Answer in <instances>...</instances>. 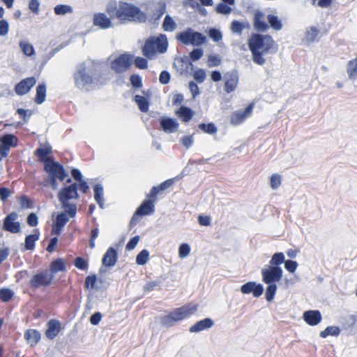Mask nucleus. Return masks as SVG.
<instances>
[{
	"mask_svg": "<svg viewBox=\"0 0 357 357\" xmlns=\"http://www.w3.org/2000/svg\"><path fill=\"white\" fill-rule=\"evenodd\" d=\"M27 223L31 227H35L38 223V220L37 215L34 213H31L29 215L27 218Z\"/></svg>",
	"mask_w": 357,
	"mask_h": 357,
	"instance_id": "64",
	"label": "nucleus"
},
{
	"mask_svg": "<svg viewBox=\"0 0 357 357\" xmlns=\"http://www.w3.org/2000/svg\"><path fill=\"white\" fill-rule=\"evenodd\" d=\"M213 325L214 321L210 317H206L191 326L189 328V331L190 333H197L211 328Z\"/></svg>",
	"mask_w": 357,
	"mask_h": 357,
	"instance_id": "22",
	"label": "nucleus"
},
{
	"mask_svg": "<svg viewBox=\"0 0 357 357\" xmlns=\"http://www.w3.org/2000/svg\"><path fill=\"white\" fill-rule=\"evenodd\" d=\"M58 198L61 203V208H69L70 206L77 208L76 205L70 202L72 199L78 198L77 184L73 183L63 188L58 194Z\"/></svg>",
	"mask_w": 357,
	"mask_h": 357,
	"instance_id": "8",
	"label": "nucleus"
},
{
	"mask_svg": "<svg viewBox=\"0 0 357 357\" xmlns=\"http://www.w3.org/2000/svg\"><path fill=\"white\" fill-rule=\"evenodd\" d=\"M75 85L80 89L89 90L105 83L102 66L92 61L80 64L74 75Z\"/></svg>",
	"mask_w": 357,
	"mask_h": 357,
	"instance_id": "1",
	"label": "nucleus"
},
{
	"mask_svg": "<svg viewBox=\"0 0 357 357\" xmlns=\"http://www.w3.org/2000/svg\"><path fill=\"white\" fill-rule=\"evenodd\" d=\"M13 296V292L10 289H2L0 290V298L3 301H9Z\"/></svg>",
	"mask_w": 357,
	"mask_h": 357,
	"instance_id": "53",
	"label": "nucleus"
},
{
	"mask_svg": "<svg viewBox=\"0 0 357 357\" xmlns=\"http://www.w3.org/2000/svg\"><path fill=\"white\" fill-rule=\"evenodd\" d=\"M155 44V48L159 53H165L168 47L167 36L165 34H160L158 36L151 37Z\"/></svg>",
	"mask_w": 357,
	"mask_h": 357,
	"instance_id": "24",
	"label": "nucleus"
},
{
	"mask_svg": "<svg viewBox=\"0 0 357 357\" xmlns=\"http://www.w3.org/2000/svg\"><path fill=\"white\" fill-rule=\"evenodd\" d=\"M284 263V255L282 252L275 253L270 261L268 266H280L282 264Z\"/></svg>",
	"mask_w": 357,
	"mask_h": 357,
	"instance_id": "46",
	"label": "nucleus"
},
{
	"mask_svg": "<svg viewBox=\"0 0 357 357\" xmlns=\"http://www.w3.org/2000/svg\"><path fill=\"white\" fill-rule=\"evenodd\" d=\"M194 79L199 83H202L206 77V73L202 69L196 70L193 74Z\"/></svg>",
	"mask_w": 357,
	"mask_h": 357,
	"instance_id": "52",
	"label": "nucleus"
},
{
	"mask_svg": "<svg viewBox=\"0 0 357 357\" xmlns=\"http://www.w3.org/2000/svg\"><path fill=\"white\" fill-rule=\"evenodd\" d=\"M208 63L209 67L218 66L220 64L221 60L218 56L211 54L208 56Z\"/></svg>",
	"mask_w": 357,
	"mask_h": 357,
	"instance_id": "58",
	"label": "nucleus"
},
{
	"mask_svg": "<svg viewBox=\"0 0 357 357\" xmlns=\"http://www.w3.org/2000/svg\"><path fill=\"white\" fill-rule=\"evenodd\" d=\"M319 33V29L316 26L307 27L305 29V36L303 39V42L310 44L317 40Z\"/></svg>",
	"mask_w": 357,
	"mask_h": 357,
	"instance_id": "28",
	"label": "nucleus"
},
{
	"mask_svg": "<svg viewBox=\"0 0 357 357\" xmlns=\"http://www.w3.org/2000/svg\"><path fill=\"white\" fill-rule=\"evenodd\" d=\"M216 11L221 14H229L231 13V8L228 5L222 2L217 5Z\"/></svg>",
	"mask_w": 357,
	"mask_h": 357,
	"instance_id": "55",
	"label": "nucleus"
},
{
	"mask_svg": "<svg viewBox=\"0 0 357 357\" xmlns=\"http://www.w3.org/2000/svg\"><path fill=\"white\" fill-rule=\"evenodd\" d=\"M199 127L202 131L210 135L217 132V128L212 123L208 124L201 123Z\"/></svg>",
	"mask_w": 357,
	"mask_h": 357,
	"instance_id": "49",
	"label": "nucleus"
},
{
	"mask_svg": "<svg viewBox=\"0 0 357 357\" xmlns=\"http://www.w3.org/2000/svg\"><path fill=\"white\" fill-rule=\"evenodd\" d=\"M154 211V205L152 201L145 200L136 211L137 215H146L151 214Z\"/></svg>",
	"mask_w": 357,
	"mask_h": 357,
	"instance_id": "31",
	"label": "nucleus"
},
{
	"mask_svg": "<svg viewBox=\"0 0 357 357\" xmlns=\"http://www.w3.org/2000/svg\"><path fill=\"white\" fill-rule=\"evenodd\" d=\"M347 73L349 79L356 80L357 79V56L347 63Z\"/></svg>",
	"mask_w": 357,
	"mask_h": 357,
	"instance_id": "33",
	"label": "nucleus"
},
{
	"mask_svg": "<svg viewBox=\"0 0 357 357\" xmlns=\"http://www.w3.org/2000/svg\"><path fill=\"white\" fill-rule=\"evenodd\" d=\"M180 142L184 147L188 149L192 146L194 143V139L192 135L184 136L181 139Z\"/></svg>",
	"mask_w": 357,
	"mask_h": 357,
	"instance_id": "59",
	"label": "nucleus"
},
{
	"mask_svg": "<svg viewBox=\"0 0 357 357\" xmlns=\"http://www.w3.org/2000/svg\"><path fill=\"white\" fill-rule=\"evenodd\" d=\"M75 266L80 270H85L87 268L86 262L82 257H77L75 259Z\"/></svg>",
	"mask_w": 357,
	"mask_h": 357,
	"instance_id": "63",
	"label": "nucleus"
},
{
	"mask_svg": "<svg viewBox=\"0 0 357 357\" xmlns=\"http://www.w3.org/2000/svg\"><path fill=\"white\" fill-rule=\"evenodd\" d=\"M131 64L130 56L128 54H123L116 58L111 63V68L117 73H123L128 70Z\"/></svg>",
	"mask_w": 357,
	"mask_h": 357,
	"instance_id": "10",
	"label": "nucleus"
},
{
	"mask_svg": "<svg viewBox=\"0 0 357 357\" xmlns=\"http://www.w3.org/2000/svg\"><path fill=\"white\" fill-rule=\"evenodd\" d=\"M135 100L136 103L137 104L139 109L142 112H146L149 109V102L147 101V99L144 97L139 95H136L135 96Z\"/></svg>",
	"mask_w": 357,
	"mask_h": 357,
	"instance_id": "43",
	"label": "nucleus"
},
{
	"mask_svg": "<svg viewBox=\"0 0 357 357\" xmlns=\"http://www.w3.org/2000/svg\"><path fill=\"white\" fill-rule=\"evenodd\" d=\"M9 31V24L5 20H0V36H6Z\"/></svg>",
	"mask_w": 357,
	"mask_h": 357,
	"instance_id": "56",
	"label": "nucleus"
},
{
	"mask_svg": "<svg viewBox=\"0 0 357 357\" xmlns=\"http://www.w3.org/2000/svg\"><path fill=\"white\" fill-rule=\"evenodd\" d=\"M340 333L341 329L339 326H329L319 333V336L322 338H326L329 335L337 337Z\"/></svg>",
	"mask_w": 357,
	"mask_h": 357,
	"instance_id": "36",
	"label": "nucleus"
},
{
	"mask_svg": "<svg viewBox=\"0 0 357 357\" xmlns=\"http://www.w3.org/2000/svg\"><path fill=\"white\" fill-rule=\"evenodd\" d=\"M282 269L277 266H265L261 270L262 280L268 284L266 291V298L271 301L277 290L276 282L282 278Z\"/></svg>",
	"mask_w": 357,
	"mask_h": 357,
	"instance_id": "4",
	"label": "nucleus"
},
{
	"mask_svg": "<svg viewBox=\"0 0 357 357\" xmlns=\"http://www.w3.org/2000/svg\"><path fill=\"white\" fill-rule=\"evenodd\" d=\"M209 37L215 42H218L222 40V35L221 32L215 29H211L208 33Z\"/></svg>",
	"mask_w": 357,
	"mask_h": 357,
	"instance_id": "57",
	"label": "nucleus"
},
{
	"mask_svg": "<svg viewBox=\"0 0 357 357\" xmlns=\"http://www.w3.org/2000/svg\"><path fill=\"white\" fill-rule=\"evenodd\" d=\"M62 208L64 211L57 214L54 222L52 224V234L57 236L61 233L70 218H75L77 214V208H74L73 206Z\"/></svg>",
	"mask_w": 357,
	"mask_h": 357,
	"instance_id": "7",
	"label": "nucleus"
},
{
	"mask_svg": "<svg viewBox=\"0 0 357 357\" xmlns=\"http://www.w3.org/2000/svg\"><path fill=\"white\" fill-rule=\"evenodd\" d=\"M302 319L310 326L318 325L322 320L321 314H303Z\"/></svg>",
	"mask_w": 357,
	"mask_h": 357,
	"instance_id": "34",
	"label": "nucleus"
},
{
	"mask_svg": "<svg viewBox=\"0 0 357 357\" xmlns=\"http://www.w3.org/2000/svg\"><path fill=\"white\" fill-rule=\"evenodd\" d=\"M52 279V276L46 273H40L33 275L30 281V284L33 287L48 285Z\"/></svg>",
	"mask_w": 357,
	"mask_h": 357,
	"instance_id": "23",
	"label": "nucleus"
},
{
	"mask_svg": "<svg viewBox=\"0 0 357 357\" xmlns=\"http://www.w3.org/2000/svg\"><path fill=\"white\" fill-rule=\"evenodd\" d=\"M254 26L255 29L260 31H265L268 27V24L264 20V13L260 10H257L255 13Z\"/></svg>",
	"mask_w": 357,
	"mask_h": 357,
	"instance_id": "27",
	"label": "nucleus"
},
{
	"mask_svg": "<svg viewBox=\"0 0 357 357\" xmlns=\"http://www.w3.org/2000/svg\"><path fill=\"white\" fill-rule=\"evenodd\" d=\"M253 104H250L243 110L239 109L234 112L230 117V123L233 126H237L243 123L252 112Z\"/></svg>",
	"mask_w": 357,
	"mask_h": 357,
	"instance_id": "12",
	"label": "nucleus"
},
{
	"mask_svg": "<svg viewBox=\"0 0 357 357\" xmlns=\"http://www.w3.org/2000/svg\"><path fill=\"white\" fill-rule=\"evenodd\" d=\"M93 24L102 29L113 27V24L109 17L105 13H98L93 15Z\"/></svg>",
	"mask_w": 357,
	"mask_h": 357,
	"instance_id": "20",
	"label": "nucleus"
},
{
	"mask_svg": "<svg viewBox=\"0 0 357 357\" xmlns=\"http://www.w3.org/2000/svg\"><path fill=\"white\" fill-rule=\"evenodd\" d=\"M190 314H168L160 318V323L162 326L171 327L176 322L181 321L186 318Z\"/></svg>",
	"mask_w": 357,
	"mask_h": 357,
	"instance_id": "21",
	"label": "nucleus"
},
{
	"mask_svg": "<svg viewBox=\"0 0 357 357\" xmlns=\"http://www.w3.org/2000/svg\"><path fill=\"white\" fill-rule=\"evenodd\" d=\"M36 83V79L33 77L24 79L15 86V93L20 96L24 95L30 91Z\"/></svg>",
	"mask_w": 357,
	"mask_h": 357,
	"instance_id": "17",
	"label": "nucleus"
},
{
	"mask_svg": "<svg viewBox=\"0 0 357 357\" xmlns=\"http://www.w3.org/2000/svg\"><path fill=\"white\" fill-rule=\"evenodd\" d=\"M65 261L62 259H58L51 264V271L53 273L65 271Z\"/></svg>",
	"mask_w": 357,
	"mask_h": 357,
	"instance_id": "44",
	"label": "nucleus"
},
{
	"mask_svg": "<svg viewBox=\"0 0 357 357\" xmlns=\"http://www.w3.org/2000/svg\"><path fill=\"white\" fill-rule=\"evenodd\" d=\"M249 27L250 24L247 22H241L237 20H234L231 23L230 29L233 33L241 35L243 29H248Z\"/></svg>",
	"mask_w": 357,
	"mask_h": 357,
	"instance_id": "35",
	"label": "nucleus"
},
{
	"mask_svg": "<svg viewBox=\"0 0 357 357\" xmlns=\"http://www.w3.org/2000/svg\"><path fill=\"white\" fill-rule=\"evenodd\" d=\"M159 121L161 128L166 133H174L178 130L179 124L176 119L162 116Z\"/></svg>",
	"mask_w": 357,
	"mask_h": 357,
	"instance_id": "18",
	"label": "nucleus"
},
{
	"mask_svg": "<svg viewBox=\"0 0 357 357\" xmlns=\"http://www.w3.org/2000/svg\"><path fill=\"white\" fill-rule=\"evenodd\" d=\"M176 38L178 41L185 45L199 46L206 41V38L202 33L195 31L191 28L177 34Z\"/></svg>",
	"mask_w": 357,
	"mask_h": 357,
	"instance_id": "6",
	"label": "nucleus"
},
{
	"mask_svg": "<svg viewBox=\"0 0 357 357\" xmlns=\"http://www.w3.org/2000/svg\"><path fill=\"white\" fill-rule=\"evenodd\" d=\"M190 253V247L188 243H182L178 248V257L181 259L186 258Z\"/></svg>",
	"mask_w": 357,
	"mask_h": 357,
	"instance_id": "48",
	"label": "nucleus"
},
{
	"mask_svg": "<svg viewBox=\"0 0 357 357\" xmlns=\"http://www.w3.org/2000/svg\"><path fill=\"white\" fill-rule=\"evenodd\" d=\"M157 52L153 39H151V38H148L143 47L144 55L149 59H152L155 56Z\"/></svg>",
	"mask_w": 357,
	"mask_h": 357,
	"instance_id": "30",
	"label": "nucleus"
},
{
	"mask_svg": "<svg viewBox=\"0 0 357 357\" xmlns=\"http://www.w3.org/2000/svg\"><path fill=\"white\" fill-rule=\"evenodd\" d=\"M40 234L38 229L34 230V233L26 236L24 247L27 250H32L34 249L35 243L39 239Z\"/></svg>",
	"mask_w": 357,
	"mask_h": 357,
	"instance_id": "32",
	"label": "nucleus"
},
{
	"mask_svg": "<svg viewBox=\"0 0 357 357\" xmlns=\"http://www.w3.org/2000/svg\"><path fill=\"white\" fill-rule=\"evenodd\" d=\"M45 170L48 175L47 182L54 190L58 188L56 179L62 181L68 176V172L64 169L63 167L57 162H46L45 164Z\"/></svg>",
	"mask_w": 357,
	"mask_h": 357,
	"instance_id": "5",
	"label": "nucleus"
},
{
	"mask_svg": "<svg viewBox=\"0 0 357 357\" xmlns=\"http://www.w3.org/2000/svg\"><path fill=\"white\" fill-rule=\"evenodd\" d=\"M270 184L272 189H277L281 184V176L279 174H274L270 179Z\"/></svg>",
	"mask_w": 357,
	"mask_h": 357,
	"instance_id": "51",
	"label": "nucleus"
},
{
	"mask_svg": "<svg viewBox=\"0 0 357 357\" xmlns=\"http://www.w3.org/2000/svg\"><path fill=\"white\" fill-rule=\"evenodd\" d=\"M51 153V148L48 146H44L36 151V154L41 161L47 162V157Z\"/></svg>",
	"mask_w": 357,
	"mask_h": 357,
	"instance_id": "45",
	"label": "nucleus"
},
{
	"mask_svg": "<svg viewBox=\"0 0 357 357\" xmlns=\"http://www.w3.org/2000/svg\"><path fill=\"white\" fill-rule=\"evenodd\" d=\"M298 263L296 261L287 260L284 261V268L289 272L293 273L296 271L298 267Z\"/></svg>",
	"mask_w": 357,
	"mask_h": 357,
	"instance_id": "54",
	"label": "nucleus"
},
{
	"mask_svg": "<svg viewBox=\"0 0 357 357\" xmlns=\"http://www.w3.org/2000/svg\"><path fill=\"white\" fill-rule=\"evenodd\" d=\"M1 143L0 146V152L2 155L6 156L8 151L11 147H15L17 145V137L11 134H6L0 137Z\"/></svg>",
	"mask_w": 357,
	"mask_h": 357,
	"instance_id": "14",
	"label": "nucleus"
},
{
	"mask_svg": "<svg viewBox=\"0 0 357 357\" xmlns=\"http://www.w3.org/2000/svg\"><path fill=\"white\" fill-rule=\"evenodd\" d=\"M248 46L252 52L253 61L260 66H263L266 62L264 56L268 53H275L276 51L274 40L268 35H252L249 39Z\"/></svg>",
	"mask_w": 357,
	"mask_h": 357,
	"instance_id": "3",
	"label": "nucleus"
},
{
	"mask_svg": "<svg viewBox=\"0 0 357 357\" xmlns=\"http://www.w3.org/2000/svg\"><path fill=\"white\" fill-rule=\"evenodd\" d=\"M139 241V236H136L132 238L126 245V250H132L137 245Z\"/></svg>",
	"mask_w": 357,
	"mask_h": 357,
	"instance_id": "62",
	"label": "nucleus"
},
{
	"mask_svg": "<svg viewBox=\"0 0 357 357\" xmlns=\"http://www.w3.org/2000/svg\"><path fill=\"white\" fill-rule=\"evenodd\" d=\"M46 97V85L45 84H40L36 88V95L35 102L38 104H42Z\"/></svg>",
	"mask_w": 357,
	"mask_h": 357,
	"instance_id": "39",
	"label": "nucleus"
},
{
	"mask_svg": "<svg viewBox=\"0 0 357 357\" xmlns=\"http://www.w3.org/2000/svg\"><path fill=\"white\" fill-rule=\"evenodd\" d=\"M24 339L31 346H36L41 339L40 331L36 329H28L24 333Z\"/></svg>",
	"mask_w": 357,
	"mask_h": 357,
	"instance_id": "26",
	"label": "nucleus"
},
{
	"mask_svg": "<svg viewBox=\"0 0 357 357\" xmlns=\"http://www.w3.org/2000/svg\"><path fill=\"white\" fill-rule=\"evenodd\" d=\"M136 67L139 69H145L147 68V61L142 57H137L135 60Z\"/></svg>",
	"mask_w": 357,
	"mask_h": 357,
	"instance_id": "61",
	"label": "nucleus"
},
{
	"mask_svg": "<svg viewBox=\"0 0 357 357\" xmlns=\"http://www.w3.org/2000/svg\"><path fill=\"white\" fill-rule=\"evenodd\" d=\"M162 29L165 31H173L176 29V24L174 20L169 16L166 15L163 23H162Z\"/></svg>",
	"mask_w": 357,
	"mask_h": 357,
	"instance_id": "40",
	"label": "nucleus"
},
{
	"mask_svg": "<svg viewBox=\"0 0 357 357\" xmlns=\"http://www.w3.org/2000/svg\"><path fill=\"white\" fill-rule=\"evenodd\" d=\"M111 17L121 24L145 23L147 15L134 3L120 1L118 4L109 3L106 8Z\"/></svg>",
	"mask_w": 357,
	"mask_h": 357,
	"instance_id": "2",
	"label": "nucleus"
},
{
	"mask_svg": "<svg viewBox=\"0 0 357 357\" xmlns=\"http://www.w3.org/2000/svg\"><path fill=\"white\" fill-rule=\"evenodd\" d=\"M203 54L202 49H195L190 52V57L192 61H197L203 56Z\"/></svg>",
	"mask_w": 357,
	"mask_h": 357,
	"instance_id": "60",
	"label": "nucleus"
},
{
	"mask_svg": "<svg viewBox=\"0 0 357 357\" xmlns=\"http://www.w3.org/2000/svg\"><path fill=\"white\" fill-rule=\"evenodd\" d=\"M17 218L18 214L15 212L8 214L3 220V229L12 234L19 233L21 230V227L20 222L17 220Z\"/></svg>",
	"mask_w": 357,
	"mask_h": 357,
	"instance_id": "11",
	"label": "nucleus"
},
{
	"mask_svg": "<svg viewBox=\"0 0 357 357\" xmlns=\"http://www.w3.org/2000/svg\"><path fill=\"white\" fill-rule=\"evenodd\" d=\"M118 255L113 248H109L102 258V264L105 266H113L116 263Z\"/></svg>",
	"mask_w": 357,
	"mask_h": 357,
	"instance_id": "25",
	"label": "nucleus"
},
{
	"mask_svg": "<svg viewBox=\"0 0 357 357\" xmlns=\"http://www.w3.org/2000/svg\"><path fill=\"white\" fill-rule=\"evenodd\" d=\"M176 114L183 122H188L193 116L192 111L186 107H181Z\"/></svg>",
	"mask_w": 357,
	"mask_h": 357,
	"instance_id": "37",
	"label": "nucleus"
},
{
	"mask_svg": "<svg viewBox=\"0 0 357 357\" xmlns=\"http://www.w3.org/2000/svg\"><path fill=\"white\" fill-rule=\"evenodd\" d=\"M94 199L101 208H104L103 188L97 184L94 187Z\"/></svg>",
	"mask_w": 357,
	"mask_h": 357,
	"instance_id": "38",
	"label": "nucleus"
},
{
	"mask_svg": "<svg viewBox=\"0 0 357 357\" xmlns=\"http://www.w3.org/2000/svg\"><path fill=\"white\" fill-rule=\"evenodd\" d=\"M45 335L49 340H54L62 329L61 323L56 319H50L46 324Z\"/></svg>",
	"mask_w": 357,
	"mask_h": 357,
	"instance_id": "15",
	"label": "nucleus"
},
{
	"mask_svg": "<svg viewBox=\"0 0 357 357\" xmlns=\"http://www.w3.org/2000/svg\"><path fill=\"white\" fill-rule=\"evenodd\" d=\"M146 14L156 20L160 19L166 10V3L164 0H150L145 3Z\"/></svg>",
	"mask_w": 357,
	"mask_h": 357,
	"instance_id": "9",
	"label": "nucleus"
},
{
	"mask_svg": "<svg viewBox=\"0 0 357 357\" xmlns=\"http://www.w3.org/2000/svg\"><path fill=\"white\" fill-rule=\"evenodd\" d=\"M241 291L243 294H252L254 297L258 298L263 294L264 287L255 282H248L241 287Z\"/></svg>",
	"mask_w": 357,
	"mask_h": 357,
	"instance_id": "16",
	"label": "nucleus"
},
{
	"mask_svg": "<svg viewBox=\"0 0 357 357\" xmlns=\"http://www.w3.org/2000/svg\"><path fill=\"white\" fill-rule=\"evenodd\" d=\"M225 90L227 93L234 91L238 83V75L237 72L231 71L225 75Z\"/></svg>",
	"mask_w": 357,
	"mask_h": 357,
	"instance_id": "19",
	"label": "nucleus"
},
{
	"mask_svg": "<svg viewBox=\"0 0 357 357\" xmlns=\"http://www.w3.org/2000/svg\"><path fill=\"white\" fill-rule=\"evenodd\" d=\"M19 47L23 54L27 57L33 58L36 55V50L33 45L29 41L20 40Z\"/></svg>",
	"mask_w": 357,
	"mask_h": 357,
	"instance_id": "29",
	"label": "nucleus"
},
{
	"mask_svg": "<svg viewBox=\"0 0 357 357\" xmlns=\"http://www.w3.org/2000/svg\"><path fill=\"white\" fill-rule=\"evenodd\" d=\"M339 322L344 330L355 332L357 330V314H343L339 319Z\"/></svg>",
	"mask_w": 357,
	"mask_h": 357,
	"instance_id": "13",
	"label": "nucleus"
},
{
	"mask_svg": "<svg viewBox=\"0 0 357 357\" xmlns=\"http://www.w3.org/2000/svg\"><path fill=\"white\" fill-rule=\"evenodd\" d=\"M54 13L58 15H64L73 12V8L66 4H59L54 7Z\"/></svg>",
	"mask_w": 357,
	"mask_h": 357,
	"instance_id": "41",
	"label": "nucleus"
},
{
	"mask_svg": "<svg viewBox=\"0 0 357 357\" xmlns=\"http://www.w3.org/2000/svg\"><path fill=\"white\" fill-rule=\"evenodd\" d=\"M199 306L195 303H189L186 305H184L177 310L176 312H194L198 310Z\"/></svg>",
	"mask_w": 357,
	"mask_h": 357,
	"instance_id": "50",
	"label": "nucleus"
},
{
	"mask_svg": "<svg viewBox=\"0 0 357 357\" xmlns=\"http://www.w3.org/2000/svg\"><path fill=\"white\" fill-rule=\"evenodd\" d=\"M149 259V252L147 250H142L136 257V263L138 265H144Z\"/></svg>",
	"mask_w": 357,
	"mask_h": 357,
	"instance_id": "47",
	"label": "nucleus"
},
{
	"mask_svg": "<svg viewBox=\"0 0 357 357\" xmlns=\"http://www.w3.org/2000/svg\"><path fill=\"white\" fill-rule=\"evenodd\" d=\"M267 20L270 24V26L272 29L279 31L282 28V24L281 21L279 20L278 17L274 15H268L267 16Z\"/></svg>",
	"mask_w": 357,
	"mask_h": 357,
	"instance_id": "42",
	"label": "nucleus"
}]
</instances>
